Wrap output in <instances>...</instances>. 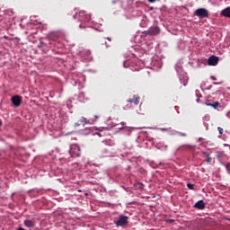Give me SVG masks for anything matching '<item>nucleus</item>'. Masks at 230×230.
Listing matches in <instances>:
<instances>
[{
	"mask_svg": "<svg viewBox=\"0 0 230 230\" xmlns=\"http://www.w3.org/2000/svg\"><path fill=\"white\" fill-rule=\"evenodd\" d=\"M194 15L199 19H208L209 17V11L206 8H199L194 12Z\"/></svg>",
	"mask_w": 230,
	"mask_h": 230,
	"instance_id": "obj_1",
	"label": "nucleus"
},
{
	"mask_svg": "<svg viewBox=\"0 0 230 230\" xmlns=\"http://www.w3.org/2000/svg\"><path fill=\"white\" fill-rule=\"evenodd\" d=\"M117 227H125L128 225V217L120 215L117 221H115Z\"/></svg>",
	"mask_w": 230,
	"mask_h": 230,
	"instance_id": "obj_2",
	"label": "nucleus"
},
{
	"mask_svg": "<svg viewBox=\"0 0 230 230\" xmlns=\"http://www.w3.org/2000/svg\"><path fill=\"white\" fill-rule=\"evenodd\" d=\"M69 154L71 157H80V146L76 144L70 146Z\"/></svg>",
	"mask_w": 230,
	"mask_h": 230,
	"instance_id": "obj_3",
	"label": "nucleus"
},
{
	"mask_svg": "<svg viewBox=\"0 0 230 230\" xmlns=\"http://www.w3.org/2000/svg\"><path fill=\"white\" fill-rule=\"evenodd\" d=\"M11 102L14 107H21V104L22 103V97L14 95L11 98Z\"/></svg>",
	"mask_w": 230,
	"mask_h": 230,
	"instance_id": "obj_4",
	"label": "nucleus"
},
{
	"mask_svg": "<svg viewBox=\"0 0 230 230\" xmlns=\"http://www.w3.org/2000/svg\"><path fill=\"white\" fill-rule=\"evenodd\" d=\"M161 30L157 26H153L146 31V35H159Z\"/></svg>",
	"mask_w": 230,
	"mask_h": 230,
	"instance_id": "obj_5",
	"label": "nucleus"
},
{
	"mask_svg": "<svg viewBox=\"0 0 230 230\" xmlns=\"http://www.w3.org/2000/svg\"><path fill=\"white\" fill-rule=\"evenodd\" d=\"M141 100V97H139L137 94L133 95V99L128 100V103H134V105H139V102Z\"/></svg>",
	"mask_w": 230,
	"mask_h": 230,
	"instance_id": "obj_6",
	"label": "nucleus"
},
{
	"mask_svg": "<svg viewBox=\"0 0 230 230\" xmlns=\"http://www.w3.org/2000/svg\"><path fill=\"white\" fill-rule=\"evenodd\" d=\"M218 64V57L212 56L208 58V66H217Z\"/></svg>",
	"mask_w": 230,
	"mask_h": 230,
	"instance_id": "obj_7",
	"label": "nucleus"
},
{
	"mask_svg": "<svg viewBox=\"0 0 230 230\" xmlns=\"http://www.w3.org/2000/svg\"><path fill=\"white\" fill-rule=\"evenodd\" d=\"M194 208L196 209H206V203L204 202V200H199L195 203Z\"/></svg>",
	"mask_w": 230,
	"mask_h": 230,
	"instance_id": "obj_8",
	"label": "nucleus"
},
{
	"mask_svg": "<svg viewBox=\"0 0 230 230\" xmlns=\"http://www.w3.org/2000/svg\"><path fill=\"white\" fill-rule=\"evenodd\" d=\"M221 15L223 17H227L228 19H230V6L223 9L221 11Z\"/></svg>",
	"mask_w": 230,
	"mask_h": 230,
	"instance_id": "obj_9",
	"label": "nucleus"
},
{
	"mask_svg": "<svg viewBox=\"0 0 230 230\" xmlns=\"http://www.w3.org/2000/svg\"><path fill=\"white\" fill-rule=\"evenodd\" d=\"M24 225L26 226V227H35V222L32 220H25Z\"/></svg>",
	"mask_w": 230,
	"mask_h": 230,
	"instance_id": "obj_10",
	"label": "nucleus"
},
{
	"mask_svg": "<svg viewBox=\"0 0 230 230\" xmlns=\"http://www.w3.org/2000/svg\"><path fill=\"white\" fill-rule=\"evenodd\" d=\"M206 105L208 107H213V109H218V107H220V102H217L215 103H209V102H206Z\"/></svg>",
	"mask_w": 230,
	"mask_h": 230,
	"instance_id": "obj_11",
	"label": "nucleus"
},
{
	"mask_svg": "<svg viewBox=\"0 0 230 230\" xmlns=\"http://www.w3.org/2000/svg\"><path fill=\"white\" fill-rule=\"evenodd\" d=\"M86 13H85V11H80L78 13V16L80 17V21H82L85 17Z\"/></svg>",
	"mask_w": 230,
	"mask_h": 230,
	"instance_id": "obj_12",
	"label": "nucleus"
},
{
	"mask_svg": "<svg viewBox=\"0 0 230 230\" xmlns=\"http://www.w3.org/2000/svg\"><path fill=\"white\" fill-rule=\"evenodd\" d=\"M81 21H84V22H89V21H91V14L86 13Z\"/></svg>",
	"mask_w": 230,
	"mask_h": 230,
	"instance_id": "obj_13",
	"label": "nucleus"
},
{
	"mask_svg": "<svg viewBox=\"0 0 230 230\" xmlns=\"http://www.w3.org/2000/svg\"><path fill=\"white\" fill-rule=\"evenodd\" d=\"M202 154H203V155H206V157H207L206 162H207V163H211L212 158H211L210 155L208 154V152H202Z\"/></svg>",
	"mask_w": 230,
	"mask_h": 230,
	"instance_id": "obj_14",
	"label": "nucleus"
},
{
	"mask_svg": "<svg viewBox=\"0 0 230 230\" xmlns=\"http://www.w3.org/2000/svg\"><path fill=\"white\" fill-rule=\"evenodd\" d=\"M187 187L189 188V190H195V185L193 183H188Z\"/></svg>",
	"mask_w": 230,
	"mask_h": 230,
	"instance_id": "obj_15",
	"label": "nucleus"
},
{
	"mask_svg": "<svg viewBox=\"0 0 230 230\" xmlns=\"http://www.w3.org/2000/svg\"><path fill=\"white\" fill-rule=\"evenodd\" d=\"M217 130H218L219 134H221V135L224 134V128H222L221 127H218Z\"/></svg>",
	"mask_w": 230,
	"mask_h": 230,
	"instance_id": "obj_16",
	"label": "nucleus"
},
{
	"mask_svg": "<svg viewBox=\"0 0 230 230\" xmlns=\"http://www.w3.org/2000/svg\"><path fill=\"white\" fill-rule=\"evenodd\" d=\"M81 121H82L83 123H85V124H86V123H87V119L82 117Z\"/></svg>",
	"mask_w": 230,
	"mask_h": 230,
	"instance_id": "obj_17",
	"label": "nucleus"
},
{
	"mask_svg": "<svg viewBox=\"0 0 230 230\" xmlns=\"http://www.w3.org/2000/svg\"><path fill=\"white\" fill-rule=\"evenodd\" d=\"M138 188H140V190H143V188H145V185L143 183H138Z\"/></svg>",
	"mask_w": 230,
	"mask_h": 230,
	"instance_id": "obj_18",
	"label": "nucleus"
},
{
	"mask_svg": "<svg viewBox=\"0 0 230 230\" xmlns=\"http://www.w3.org/2000/svg\"><path fill=\"white\" fill-rule=\"evenodd\" d=\"M79 28H80L81 30H85V25H84V24L81 23V24L79 25Z\"/></svg>",
	"mask_w": 230,
	"mask_h": 230,
	"instance_id": "obj_19",
	"label": "nucleus"
},
{
	"mask_svg": "<svg viewBox=\"0 0 230 230\" xmlns=\"http://www.w3.org/2000/svg\"><path fill=\"white\" fill-rule=\"evenodd\" d=\"M226 170H227L228 172H230V164H227L226 165Z\"/></svg>",
	"mask_w": 230,
	"mask_h": 230,
	"instance_id": "obj_20",
	"label": "nucleus"
},
{
	"mask_svg": "<svg viewBox=\"0 0 230 230\" xmlns=\"http://www.w3.org/2000/svg\"><path fill=\"white\" fill-rule=\"evenodd\" d=\"M183 85H184V86L188 85V80H186V79L183 80Z\"/></svg>",
	"mask_w": 230,
	"mask_h": 230,
	"instance_id": "obj_21",
	"label": "nucleus"
},
{
	"mask_svg": "<svg viewBox=\"0 0 230 230\" xmlns=\"http://www.w3.org/2000/svg\"><path fill=\"white\" fill-rule=\"evenodd\" d=\"M180 136H182L183 137H186V133H180Z\"/></svg>",
	"mask_w": 230,
	"mask_h": 230,
	"instance_id": "obj_22",
	"label": "nucleus"
},
{
	"mask_svg": "<svg viewBox=\"0 0 230 230\" xmlns=\"http://www.w3.org/2000/svg\"><path fill=\"white\" fill-rule=\"evenodd\" d=\"M74 127H80L79 123H75Z\"/></svg>",
	"mask_w": 230,
	"mask_h": 230,
	"instance_id": "obj_23",
	"label": "nucleus"
},
{
	"mask_svg": "<svg viewBox=\"0 0 230 230\" xmlns=\"http://www.w3.org/2000/svg\"><path fill=\"white\" fill-rule=\"evenodd\" d=\"M149 1V3H155V1H157V0H148Z\"/></svg>",
	"mask_w": 230,
	"mask_h": 230,
	"instance_id": "obj_24",
	"label": "nucleus"
},
{
	"mask_svg": "<svg viewBox=\"0 0 230 230\" xmlns=\"http://www.w3.org/2000/svg\"><path fill=\"white\" fill-rule=\"evenodd\" d=\"M211 78H212V80H217V78H216V77H214V76H212Z\"/></svg>",
	"mask_w": 230,
	"mask_h": 230,
	"instance_id": "obj_25",
	"label": "nucleus"
},
{
	"mask_svg": "<svg viewBox=\"0 0 230 230\" xmlns=\"http://www.w3.org/2000/svg\"><path fill=\"white\" fill-rule=\"evenodd\" d=\"M40 44H41V46H44V42H41Z\"/></svg>",
	"mask_w": 230,
	"mask_h": 230,
	"instance_id": "obj_26",
	"label": "nucleus"
},
{
	"mask_svg": "<svg viewBox=\"0 0 230 230\" xmlns=\"http://www.w3.org/2000/svg\"><path fill=\"white\" fill-rule=\"evenodd\" d=\"M1 125H2V123H1V121H0V127H1Z\"/></svg>",
	"mask_w": 230,
	"mask_h": 230,
	"instance_id": "obj_27",
	"label": "nucleus"
}]
</instances>
